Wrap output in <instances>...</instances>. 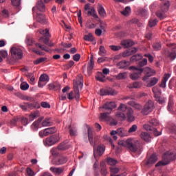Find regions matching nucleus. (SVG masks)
I'll return each instance as SVG.
<instances>
[{
	"label": "nucleus",
	"instance_id": "1",
	"mask_svg": "<svg viewBox=\"0 0 176 176\" xmlns=\"http://www.w3.org/2000/svg\"><path fill=\"white\" fill-rule=\"evenodd\" d=\"M118 145L122 147H126L130 152L140 155L142 151V146L138 140L127 139L126 140L118 141Z\"/></svg>",
	"mask_w": 176,
	"mask_h": 176
},
{
	"label": "nucleus",
	"instance_id": "2",
	"mask_svg": "<svg viewBox=\"0 0 176 176\" xmlns=\"http://www.w3.org/2000/svg\"><path fill=\"white\" fill-rule=\"evenodd\" d=\"M129 70H133V72L130 74V78L133 80H138L140 78L142 74H144V76L142 78L144 81H146L148 79L149 77L153 75V71L149 67H145L144 69L137 68L134 66L129 67Z\"/></svg>",
	"mask_w": 176,
	"mask_h": 176
},
{
	"label": "nucleus",
	"instance_id": "3",
	"mask_svg": "<svg viewBox=\"0 0 176 176\" xmlns=\"http://www.w3.org/2000/svg\"><path fill=\"white\" fill-rule=\"evenodd\" d=\"M88 138L91 146H94V157L96 158L97 156L101 157L105 151V146L104 145H99L96 150V142L94 143V138L92 135V131L90 128L88 129Z\"/></svg>",
	"mask_w": 176,
	"mask_h": 176
},
{
	"label": "nucleus",
	"instance_id": "4",
	"mask_svg": "<svg viewBox=\"0 0 176 176\" xmlns=\"http://www.w3.org/2000/svg\"><path fill=\"white\" fill-rule=\"evenodd\" d=\"M175 160H176V153L166 152V153H164V155L163 156V160L159 161L155 164V167L157 168L160 166H165L169 164V163L171 161H174Z\"/></svg>",
	"mask_w": 176,
	"mask_h": 176
},
{
	"label": "nucleus",
	"instance_id": "5",
	"mask_svg": "<svg viewBox=\"0 0 176 176\" xmlns=\"http://www.w3.org/2000/svg\"><path fill=\"white\" fill-rule=\"evenodd\" d=\"M83 78L81 76H78L76 80H74V89L75 91V98L77 101L80 100L79 90L82 88Z\"/></svg>",
	"mask_w": 176,
	"mask_h": 176
},
{
	"label": "nucleus",
	"instance_id": "6",
	"mask_svg": "<svg viewBox=\"0 0 176 176\" xmlns=\"http://www.w3.org/2000/svg\"><path fill=\"white\" fill-rule=\"evenodd\" d=\"M118 110L126 113L128 122H133L135 120L133 110L131 107H128L126 104H121L118 107Z\"/></svg>",
	"mask_w": 176,
	"mask_h": 176
},
{
	"label": "nucleus",
	"instance_id": "7",
	"mask_svg": "<svg viewBox=\"0 0 176 176\" xmlns=\"http://www.w3.org/2000/svg\"><path fill=\"white\" fill-rule=\"evenodd\" d=\"M60 140L59 134L56 133L54 135H52L50 137H47L45 140H44V144L45 146H52L53 145H55L56 143H58Z\"/></svg>",
	"mask_w": 176,
	"mask_h": 176
},
{
	"label": "nucleus",
	"instance_id": "8",
	"mask_svg": "<svg viewBox=\"0 0 176 176\" xmlns=\"http://www.w3.org/2000/svg\"><path fill=\"white\" fill-rule=\"evenodd\" d=\"M110 134L111 137H113V140L116 141L118 140L117 135L121 138L126 137L128 135V131L126 130H124L123 128H120L117 129V131H111V132H110Z\"/></svg>",
	"mask_w": 176,
	"mask_h": 176
},
{
	"label": "nucleus",
	"instance_id": "9",
	"mask_svg": "<svg viewBox=\"0 0 176 176\" xmlns=\"http://www.w3.org/2000/svg\"><path fill=\"white\" fill-rule=\"evenodd\" d=\"M11 56L14 59H21L23 58V51L16 47H13L10 50Z\"/></svg>",
	"mask_w": 176,
	"mask_h": 176
},
{
	"label": "nucleus",
	"instance_id": "10",
	"mask_svg": "<svg viewBox=\"0 0 176 176\" xmlns=\"http://www.w3.org/2000/svg\"><path fill=\"white\" fill-rule=\"evenodd\" d=\"M154 109V103L152 100H148L144 108L142 109V113L144 115H148L149 113L152 112Z\"/></svg>",
	"mask_w": 176,
	"mask_h": 176
},
{
	"label": "nucleus",
	"instance_id": "11",
	"mask_svg": "<svg viewBox=\"0 0 176 176\" xmlns=\"http://www.w3.org/2000/svg\"><path fill=\"white\" fill-rule=\"evenodd\" d=\"M57 129L56 127H50L45 129L43 131H39V136L41 138H43L44 137H47L50 135V134H54V133H56Z\"/></svg>",
	"mask_w": 176,
	"mask_h": 176
},
{
	"label": "nucleus",
	"instance_id": "12",
	"mask_svg": "<svg viewBox=\"0 0 176 176\" xmlns=\"http://www.w3.org/2000/svg\"><path fill=\"white\" fill-rule=\"evenodd\" d=\"M143 128L146 131H150L151 133H153L155 137L161 135V132H159L157 129L154 128L153 126L149 124H144L143 126Z\"/></svg>",
	"mask_w": 176,
	"mask_h": 176
},
{
	"label": "nucleus",
	"instance_id": "13",
	"mask_svg": "<svg viewBox=\"0 0 176 176\" xmlns=\"http://www.w3.org/2000/svg\"><path fill=\"white\" fill-rule=\"evenodd\" d=\"M67 160H68L67 157L63 155V156L59 157L57 159H54L52 160V164L54 165H57V166L63 165V164H66Z\"/></svg>",
	"mask_w": 176,
	"mask_h": 176
},
{
	"label": "nucleus",
	"instance_id": "14",
	"mask_svg": "<svg viewBox=\"0 0 176 176\" xmlns=\"http://www.w3.org/2000/svg\"><path fill=\"white\" fill-rule=\"evenodd\" d=\"M37 9L38 11L40 12H45V5L43 4V2L42 0H39L38 1V2L36 3V7H33L32 8V12H35V9Z\"/></svg>",
	"mask_w": 176,
	"mask_h": 176
},
{
	"label": "nucleus",
	"instance_id": "15",
	"mask_svg": "<svg viewBox=\"0 0 176 176\" xmlns=\"http://www.w3.org/2000/svg\"><path fill=\"white\" fill-rule=\"evenodd\" d=\"M157 162V157L155 154H153L150 156V157L147 160L144 161V163L146 166H151L155 164Z\"/></svg>",
	"mask_w": 176,
	"mask_h": 176
},
{
	"label": "nucleus",
	"instance_id": "16",
	"mask_svg": "<svg viewBox=\"0 0 176 176\" xmlns=\"http://www.w3.org/2000/svg\"><path fill=\"white\" fill-rule=\"evenodd\" d=\"M116 107V104L114 102H107L102 106V108L107 109L109 112H111L113 109Z\"/></svg>",
	"mask_w": 176,
	"mask_h": 176
},
{
	"label": "nucleus",
	"instance_id": "17",
	"mask_svg": "<svg viewBox=\"0 0 176 176\" xmlns=\"http://www.w3.org/2000/svg\"><path fill=\"white\" fill-rule=\"evenodd\" d=\"M38 41L40 43H44L45 45H46L50 47H52L54 45V44L53 43H52V41H50V43H49L50 37H40Z\"/></svg>",
	"mask_w": 176,
	"mask_h": 176
},
{
	"label": "nucleus",
	"instance_id": "18",
	"mask_svg": "<svg viewBox=\"0 0 176 176\" xmlns=\"http://www.w3.org/2000/svg\"><path fill=\"white\" fill-rule=\"evenodd\" d=\"M117 94V92L113 89H101L100 90V95L101 96H107V95H111L114 96Z\"/></svg>",
	"mask_w": 176,
	"mask_h": 176
},
{
	"label": "nucleus",
	"instance_id": "19",
	"mask_svg": "<svg viewBox=\"0 0 176 176\" xmlns=\"http://www.w3.org/2000/svg\"><path fill=\"white\" fill-rule=\"evenodd\" d=\"M165 56L170 60H174L176 58V52L168 50L165 52Z\"/></svg>",
	"mask_w": 176,
	"mask_h": 176
},
{
	"label": "nucleus",
	"instance_id": "20",
	"mask_svg": "<svg viewBox=\"0 0 176 176\" xmlns=\"http://www.w3.org/2000/svg\"><path fill=\"white\" fill-rule=\"evenodd\" d=\"M137 52H138L137 48H132L129 50H126L125 52H124V53H122V57L126 58L128 56H131L133 54L136 53Z\"/></svg>",
	"mask_w": 176,
	"mask_h": 176
},
{
	"label": "nucleus",
	"instance_id": "21",
	"mask_svg": "<svg viewBox=\"0 0 176 176\" xmlns=\"http://www.w3.org/2000/svg\"><path fill=\"white\" fill-rule=\"evenodd\" d=\"M50 170L55 175H60L63 172L61 167H50Z\"/></svg>",
	"mask_w": 176,
	"mask_h": 176
},
{
	"label": "nucleus",
	"instance_id": "22",
	"mask_svg": "<svg viewBox=\"0 0 176 176\" xmlns=\"http://www.w3.org/2000/svg\"><path fill=\"white\" fill-rule=\"evenodd\" d=\"M49 89L50 90L60 91V85L57 82H52L49 85Z\"/></svg>",
	"mask_w": 176,
	"mask_h": 176
},
{
	"label": "nucleus",
	"instance_id": "23",
	"mask_svg": "<svg viewBox=\"0 0 176 176\" xmlns=\"http://www.w3.org/2000/svg\"><path fill=\"white\" fill-rule=\"evenodd\" d=\"M134 45L133 41H131V40H122L121 41V45L125 47V48L131 47Z\"/></svg>",
	"mask_w": 176,
	"mask_h": 176
},
{
	"label": "nucleus",
	"instance_id": "24",
	"mask_svg": "<svg viewBox=\"0 0 176 176\" xmlns=\"http://www.w3.org/2000/svg\"><path fill=\"white\" fill-rule=\"evenodd\" d=\"M43 120V118H39L36 121H35L31 126L32 130H34V131H36V130H38V127H39V124L41 123V122H42Z\"/></svg>",
	"mask_w": 176,
	"mask_h": 176
},
{
	"label": "nucleus",
	"instance_id": "25",
	"mask_svg": "<svg viewBox=\"0 0 176 176\" xmlns=\"http://www.w3.org/2000/svg\"><path fill=\"white\" fill-rule=\"evenodd\" d=\"M98 11L99 15L101 17H103V18L106 17L107 13H106L105 9L101 4L98 5Z\"/></svg>",
	"mask_w": 176,
	"mask_h": 176
},
{
	"label": "nucleus",
	"instance_id": "26",
	"mask_svg": "<svg viewBox=\"0 0 176 176\" xmlns=\"http://www.w3.org/2000/svg\"><path fill=\"white\" fill-rule=\"evenodd\" d=\"M140 137L144 141L146 142H149L151 139L150 134L147 132H142Z\"/></svg>",
	"mask_w": 176,
	"mask_h": 176
},
{
	"label": "nucleus",
	"instance_id": "27",
	"mask_svg": "<svg viewBox=\"0 0 176 176\" xmlns=\"http://www.w3.org/2000/svg\"><path fill=\"white\" fill-rule=\"evenodd\" d=\"M110 111L109 112H104V113H100V120H104L106 122H108L109 120H110V116H109V114H110Z\"/></svg>",
	"mask_w": 176,
	"mask_h": 176
},
{
	"label": "nucleus",
	"instance_id": "28",
	"mask_svg": "<svg viewBox=\"0 0 176 176\" xmlns=\"http://www.w3.org/2000/svg\"><path fill=\"white\" fill-rule=\"evenodd\" d=\"M43 127H47L48 126H52L53 122L50 118H46L41 123Z\"/></svg>",
	"mask_w": 176,
	"mask_h": 176
},
{
	"label": "nucleus",
	"instance_id": "29",
	"mask_svg": "<svg viewBox=\"0 0 176 176\" xmlns=\"http://www.w3.org/2000/svg\"><path fill=\"white\" fill-rule=\"evenodd\" d=\"M170 77V74H165L163 77L161 84L160 85V87L162 88H165L166 87V82L168 81Z\"/></svg>",
	"mask_w": 176,
	"mask_h": 176
},
{
	"label": "nucleus",
	"instance_id": "30",
	"mask_svg": "<svg viewBox=\"0 0 176 176\" xmlns=\"http://www.w3.org/2000/svg\"><path fill=\"white\" fill-rule=\"evenodd\" d=\"M127 104L137 110H141L142 109V106L141 104L134 101H129L127 102Z\"/></svg>",
	"mask_w": 176,
	"mask_h": 176
},
{
	"label": "nucleus",
	"instance_id": "31",
	"mask_svg": "<svg viewBox=\"0 0 176 176\" xmlns=\"http://www.w3.org/2000/svg\"><path fill=\"white\" fill-rule=\"evenodd\" d=\"M120 69H126L130 65L129 61L122 60L117 65Z\"/></svg>",
	"mask_w": 176,
	"mask_h": 176
},
{
	"label": "nucleus",
	"instance_id": "32",
	"mask_svg": "<svg viewBox=\"0 0 176 176\" xmlns=\"http://www.w3.org/2000/svg\"><path fill=\"white\" fill-rule=\"evenodd\" d=\"M142 83L140 82H134L132 84H130L127 86L129 89H140L142 87Z\"/></svg>",
	"mask_w": 176,
	"mask_h": 176
},
{
	"label": "nucleus",
	"instance_id": "33",
	"mask_svg": "<svg viewBox=\"0 0 176 176\" xmlns=\"http://www.w3.org/2000/svg\"><path fill=\"white\" fill-rule=\"evenodd\" d=\"M39 33L43 35L41 38H50L51 36L49 33L48 29H40Z\"/></svg>",
	"mask_w": 176,
	"mask_h": 176
},
{
	"label": "nucleus",
	"instance_id": "34",
	"mask_svg": "<svg viewBox=\"0 0 176 176\" xmlns=\"http://www.w3.org/2000/svg\"><path fill=\"white\" fill-rule=\"evenodd\" d=\"M69 148V146L65 142H62L58 146V150L60 151H64L68 150Z\"/></svg>",
	"mask_w": 176,
	"mask_h": 176
},
{
	"label": "nucleus",
	"instance_id": "35",
	"mask_svg": "<svg viewBox=\"0 0 176 176\" xmlns=\"http://www.w3.org/2000/svg\"><path fill=\"white\" fill-rule=\"evenodd\" d=\"M35 46L40 50L45 51L46 52H52L51 50L47 47L45 45H41L40 43H36Z\"/></svg>",
	"mask_w": 176,
	"mask_h": 176
},
{
	"label": "nucleus",
	"instance_id": "36",
	"mask_svg": "<svg viewBox=\"0 0 176 176\" xmlns=\"http://www.w3.org/2000/svg\"><path fill=\"white\" fill-rule=\"evenodd\" d=\"M100 168H101V174L102 176H107L108 172L106 168V164L104 162H101L100 163Z\"/></svg>",
	"mask_w": 176,
	"mask_h": 176
},
{
	"label": "nucleus",
	"instance_id": "37",
	"mask_svg": "<svg viewBox=\"0 0 176 176\" xmlns=\"http://www.w3.org/2000/svg\"><path fill=\"white\" fill-rule=\"evenodd\" d=\"M36 21L40 23H45L46 22L45 15L43 14H38Z\"/></svg>",
	"mask_w": 176,
	"mask_h": 176
},
{
	"label": "nucleus",
	"instance_id": "38",
	"mask_svg": "<svg viewBox=\"0 0 176 176\" xmlns=\"http://www.w3.org/2000/svg\"><path fill=\"white\" fill-rule=\"evenodd\" d=\"M69 134L72 137H75L77 135V129L76 126H69Z\"/></svg>",
	"mask_w": 176,
	"mask_h": 176
},
{
	"label": "nucleus",
	"instance_id": "39",
	"mask_svg": "<svg viewBox=\"0 0 176 176\" xmlns=\"http://www.w3.org/2000/svg\"><path fill=\"white\" fill-rule=\"evenodd\" d=\"M88 16H92L94 19H98V16L94 7H92L91 10H88Z\"/></svg>",
	"mask_w": 176,
	"mask_h": 176
},
{
	"label": "nucleus",
	"instance_id": "40",
	"mask_svg": "<svg viewBox=\"0 0 176 176\" xmlns=\"http://www.w3.org/2000/svg\"><path fill=\"white\" fill-rule=\"evenodd\" d=\"M157 82H158V79L157 78H151V80L149 81V82L147 83L146 86L148 87H151L155 85Z\"/></svg>",
	"mask_w": 176,
	"mask_h": 176
},
{
	"label": "nucleus",
	"instance_id": "41",
	"mask_svg": "<svg viewBox=\"0 0 176 176\" xmlns=\"http://www.w3.org/2000/svg\"><path fill=\"white\" fill-rule=\"evenodd\" d=\"M25 43L28 46H32V45H34V41L32 37H30V36H27L25 40Z\"/></svg>",
	"mask_w": 176,
	"mask_h": 176
},
{
	"label": "nucleus",
	"instance_id": "42",
	"mask_svg": "<svg viewBox=\"0 0 176 176\" xmlns=\"http://www.w3.org/2000/svg\"><path fill=\"white\" fill-rule=\"evenodd\" d=\"M120 172V168L115 166H110V175H116Z\"/></svg>",
	"mask_w": 176,
	"mask_h": 176
},
{
	"label": "nucleus",
	"instance_id": "43",
	"mask_svg": "<svg viewBox=\"0 0 176 176\" xmlns=\"http://www.w3.org/2000/svg\"><path fill=\"white\" fill-rule=\"evenodd\" d=\"M131 8L129 6H126L124 10L121 11V14L125 16H127L131 14Z\"/></svg>",
	"mask_w": 176,
	"mask_h": 176
},
{
	"label": "nucleus",
	"instance_id": "44",
	"mask_svg": "<svg viewBox=\"0 0 176 176\" xmlns=\"http://www.w3.org/2000/svg\"><path fill=\"white\" fill-rule=\"evenodd\" d=\"M105 76L102 73V72H98L96 78L100 82H104V78H105Z\"/></svg>",
	"mask_w": 176,
	"mask_h": 176
},
{
	"label": "nucleus",
	"instance_id": "45",
	"mask_svg": "<svg viewBox=\"0 0 176 176\" xmlns=\"http://www.w3.org/2000/svg\"><path fill=\"white\" fill-rule=\"evenodd\" d=\"M126 77L127 73L126 72L120 73L118 75L116 76V78H117V80H124Z\"/></svg>",
	"mask_w": 176,
	"mask_h": 176
},
{
	"label": "nucleus",
	"instance_id": "46",
	"mask_svg": "<svg viewBox=\"0 0 176 176\" xmlns=\"http://www.w3.org/2000/svg\"><path fill=\"white\" fill-rule=\"evenodd\" d=\"M152 91L154 94V96H160L162 94V90L158 87H155L152 89Z\"/></svg>",
	"mask_w": 176,
	"mask_h": 176
},
{
	"label": "nucleus",
	"instance_id": "47",
	"mask_svg": "<svg viewBox=\"0 0 176 176\" xmlns=\"http://www.w3.org/2000/svg\"><path fill=\"white\" fill-rule=\"evenodd\" d=\"M158 23V21L157 19H151L149 21H148V27L150 28H153V27H155Z\"/></svg>",
	"mask_w": 176,
	"mask_h": 176
},
{
	"label": "nucleus",
	"instance_id": "48",
	"mask_svg": "<svg viewBox=\"0 0 176 176\" xmlns=\"http://www.w3.org/2000/svg\"><path fill=\"white\" fill-rule=\"evenodd\" d=\"M39 116V112L38 111H35L34 113H31L30 116H29V119L30 120V122H32V120H35L36 118H38Z\"/></svg>",
	"mask_w": 176,
	"mask_h": 176
},
{
	"label": "nucleus",
	"instance_id": "49",
	"mask_svg": "<svg viewBox=\"0 0 176 176\" xmlns=\"http://www.w3.org/2000/svg\"><path fill=\"white\" fill-rule=\"evenodd\" d=\"M142 58V56L141 54L133 55L132 57H131L130 61L131 62L138 61L139 60H141Z\"/></svg>",
	"mask_w": 176,
	"mask_h": 176
},
{
	"label": "nucleus",
	"instance_id": "50",
	"mask_svg": "<svg viewBox=\"0 0 176 176\" xmlns=\"http://www.w3.org/2000/svg\"><path fill=\"white\" fill-rule=\"evenodd\" d=\"M118 163V161L115 159H113L111 157L107 158V164L110 166H116Z\"/></svg>",
	"mask_w": 176,
	"mask_h": 176
},
{
	"label": "nucleus",
	"instance_id": "51",
	"mask_svg": "<svg viewBox=\"0 0 176 176\" xmlns=\"http://www.w3.org/2000/svg\"><path fill=\"white\" fill-rule=\"evenodd\" d=\"M85 41L92 42L94 39V37L91 33H89L86 36H84Z\"/></svg>",
	"mask_w": 176,
	"mask_h": 176
},
{
	"label": "nucleus",
	"instance_id": "52",
	"mask_svg": "<svg viewBox=\"0 0 176 176\" xmlns=\"http://www.w3.org/2000/svg\"><path fill=\"white\" fill-rule=\"evenodd\" d=\"M116 116H117V118H118L120 120H124L126 119V115L121 111L117 112Z\"/></svg>",
	"mask_w": 176,
	"mask_h": 176
},
{
	"label": "nucleus",
	"instance_id": "53",
	"mask_svg": "<svg viewBox=\"0 0 176 176\" xmlns=\"http://www.w3.org/2000/svg\"><path fill=\"white\" fill-rule=\"evenodd\" d=\"M50 80L49 76L47 74H42L39 78L41 82H48Z\"/></svg>",
	"mask_w": 176,
	"mask_h": 176
},
{
	"label": "nucleus",
	"instance_id": "54",
	"mask_svg": "<svg viewBox=\"0 0 176 176\" xmlns=\"http://www.w3.org/2000/svg\"><path fill=\"white\" fill-rule=\"evenodd\" d=\"M148 63V60L146 58H144L142 61L138 63V69H142L141 67L145 66L146 65H147Z\"/></svg>",
	"mask_w": 176,
	"mask_h": 176
},
{
	"label": "nucleus",
	"instance_id": "55",
	"mask_svg": "<svg viewBox=\"0 0 176 176\" xmlns=\"http://www.w3.org/2000/svg\"><path fill=\"white\" fill-rule=\"evenodd\" d=\"M155 100L158 102L160 104H163L165 102V99L160 96H157V94H155Z\"/></svg>",
	"mask_w": 176,
	"mask_h": 176
},
{
	"label": "nucleus",
	"instance_id": "56",
	"mask_svg": "<svg viewBox=\"0 0 176 176\" xmlns=\"http://www.w3.org/2000/svg\"><path fill=\"white\" fill-rule=\"evenodd\" d=\"M170 3L169 1H167L166 3H164V6L162 7V10L164 12H166L169 9Z\"/></svg>",
	"mask_w": 176,
	"mask_h": 176
},
{
	"label": "nucleus",
	"instance_id": "57",
	"mask_svg": "<svg viewBox=\"0 0 176 176\" xmlns=\"http://www.w3.org/2000/svg\"><path fill=\"white\" fill-rule=\"evenodd\" d=\"M153 48L155 51H159L162 49V45L160 43H156L153 45Z\"/></svg>",
	"mask_w": 176,
	"mask_h": 176
},
{
	"label": "nucleus",
	"instance_id": "58",
	"mask_svg": "<svg viewBox=\"0 0 176 176\" xmlns=\"http://www.w3.org/2000/svg\"><path fill=\"white\" fill-rule=\"evenodd\" d=\"M21 0H11V3L12 4L13 6L18 8L19 6H20Z\"/></svg>",
	"mask_w": 176,
	"mask_h": 176
},
{
	"label": "nucleus",
	"instance_id": "59",
	"mask_svg": "<svg viewBox=\"0 0 176 176\" xmlns=\"http://www.w3.org/2000/svg\"><path fill=\"white\" fill-rule=\"evenodd\" d=\"M138 129V126L136 124L132 125L128 130L127 133H135Z\"/></svg>",
	"mask_w": 176,
	"mask_h": 176
},
{
	"label": "nucleus",
	"instance_id": "60",
	"mask_svg": "<svg viewBox=\"0 0 176 176\" xmlns=\"http://www.w3.org/2000/svg\"><path fill=\"white\" fill-rule=\"evenodd\" d=\"M109 47H110V50H111L114 52H118L122 49V47L116 46V45H110V46H109Z\"/></svg>",
	"mask_w": 176,
	"mask_h": 176
},
{
	"label": "nucleus",
	"instance_id": "61",
	"mask_svg": "<svg viewBox=\"0 0 176 176\" xmlns=\"http://www.w3.org/2000/svg\"><path fill=\"white\" fill-rule=\"evenodd\" d=\"M20 88L21 89L25 91L30 88V85L28 83H21Z\"/></svg>",
	"mask_w": 176,
	"mask_h": 176
},
{
	"label": "nucleus",
	"instance_id": "62",
	"mask_svg": "<svg viewBox=\"0 0 176 176\" xmlns=\"http://www.w3.org/2000/svg\"><path fill=\"white\" fill-rule=\"evenodd\" d=\"M47 60V58H40L34 62V65H38L41 63L45 62Z\"/></svg>",
	"mask_w": 176,
	"mask_h": 176
},
{
	"label": "nucleus",
	"instance_id": "63",
	"mask_svg": "<svg viewBox=\"0 0 176 176\" xmlns=\"http://www.w3.org/2000/svg\"><path fill=\"white\" fill-rule=\"evenodd\" d=\"M169 130L171 133L176 134V125L172 124L170 126H169Z\"/></svg>",
	"mask_w": 176,
	"mask_h": 176
},
{
	"label": "nucleus",
	"instance_id": "64",
	"mask_svg": "<svg viewBox=\"0 0 176 176\" xmlns=\"http://www.w3.org/2000/svg\"><path fill=\"white\" fill-rule=\"evenodd\" d=\"M106 53H107V51H106L104 47L100 46L99 54L101 56H103V54H105Z\"/></svg>",
	"mask_w": 176,
	"mask_h": 176
}]
</instances>
